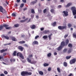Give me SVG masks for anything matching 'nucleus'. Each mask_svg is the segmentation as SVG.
Wrapping results in <instances>:
<instances>
[{
    "label": "nucleus",
    "instance_id": "7",
    "mask_svg": "<svg viewBox=\"0 0 76 76\" xmlns=\"http://www.w3.org/2000/svg\"><path fill=\"white\" fill-rule=\"evenodd\" d=\"M19 56V57L20 58H21L22 59H24V56H23L22 53L20 52H18L17 53V57H18Z\"/></svg>",
    "mask_w": 76,
    "mask_h": 76
},
{
    "label": "nucleus",
    "instance_id": "23",
    "mask_svg": "<svg viewBox=\"0 0 76 76\" xmlns=\"http://www.w3.org/2000/svg\"><path fill=\"white\" fill-rule=\"evenodd\" d=\"M49 64L48 63H45L44 64L43 66L45 67H46V66H48Z\"/></svg>",
    "mask_w": 76,
    "mask_h": 76
},
{
    "label": "nucleus",
    "instance_id": "27",
    "mask_svg": "<svg viewBox=\"0 0 76 76\" xmlns=\"http://www.w3.org/2000/svg\"><path fill=\"white\" fill-rule=\"evenodd\" d=\"M25 42V41H20L18 42V43L19 44H24Z\"/></svg>",
    "mask_w": 76,
    "mask_h": 76
},
{
    "label": "nucleus",
    "instance_id": "37",
    "mask_svg": "<svg viewBox=\"0 0 76 76\" xmlns=\"http://www.w3.org/2000/svg\"><path fill=\"white\" fill-rule=\"evenodd\" d=\"M19 26V24H15L14 25V26L15 27V28H17V27H18V26Z\"/></svg>",
    "mask_w": 76,
    "mask_h": 76
},
{
    "label": "nucleus",
    "instance_id": "36",
    "mask_svg": "<svg viewBox=\"0 0 76 76\" xmlns=\"http://www.w3.org/2000/svg\"><path fill=\"white\" fill-rule=\"evenodd\" d=\"M48 57H50V56H51V53H49L47 55Z\"/></svg>",
    "mask_w": 76,
    "mask_h": 76
},
{
    "label": "nucleus",
    "instance_id": "14",
    "mask_svg": "<svg viewBox=\"0 0 76 76\" xmlns=\"http://www.w3.org/2000/svg\"><path fill=\"white\" fill-rule=\"evenodd\" d=\"M69 39H67L65 41L66 44H65V46L67 45L68 44H69Z\"/></svg>",
    "mask_w": 76,
    "mask_h": 76
},
{
    "label": "nucleus",
    "instance_id": "58",
    "mask_svg": "<svg viewBox=\"0 0 76 76\" xmlns=\"http://www.w3.org/2000/svg\"><path fill=\"white\" fill-rule=\"evenodd\" d=\"M38 11H39V13H41V12H42V10H39Z\"/></svg>",
    "mask_w": 76,
    "mask_h": 76
},
{
    "label": "nucleus",
    "instance_id": "10",
    "mask_svg": "<svg viewBox=\"0 0 76 76\" xmlns=\"http://www.w3.org/2000/svg\"><path fill=\"white\" fill-rule=\"evenodd\" d=\"M18 50H19L21 51H22L23 50L24 48H23L21 46H20L18 47Z\"/></svg>",
    "mask_w": 76,
    "mask_h": 76
},
{
    "label": "nucleus",
    "instance_id": "61",
    "mask_svg": "<svg viewBox=\"0 0 76 76\" xmlns=\"http://www.w3.org/2000/svg\"><path fill=\"white\" fill-rule=\"evenodd\" d=\"M0 76H4V74H1L0 75Z\"/></svg>",
    "mask_w": 76,
    "mask_h": 76
},
{
    "label": "nucleus",
    "instance_id": "17",
    "mask_svg": "<svg viewBox=\"0 0 76 76\" xmlns=\"http://www.w3.org/2000/svg\"><path fill=\"white\" fill-rule=\"evenodd\" d=\"M72 49L70 48H69L67 51L68 53L69 54V53H72Z\"/></svg>",
    "mask_w": 76,
    "mask_h": 76
},
{
    "label": "nucleus",
    "instance_id": "49",
    "mask_svg": "<svg viewBox=\"0 0 76 76\" xmlns=\"http://www.w3.org/2000/svg\"><path fill=\"white\" fill-rule=\"evenodd\" d=\"M73 36L75 38H76V34H75V33L73 34Z\"/></svg>",
    "mask_w": 76,
    "mask_h": 76
},
{
    "label": "nucleus",
    "instance_id": "33",
    "mask_svg": "<svg viewBox=\"0 0 76 76\" xmlns=\"http://www.w3.org/2000/svg\"><path fill=\"white\" fill-rule=\"evenodd\" d=\"M68 46L69 47H70V48H72V44L70 43L69 44H68Z\"/></svg>",
    "mask_w": 76,
    "mask_h": 76
},
{
    "label": "nucleus",
    "instance_id": "2",
    "mask_svg": "<svg viewBox=\"0 0 76 76\" xmlns=\"http://www.w3.org/2000/svg\"><path fill=\"white\" fill-rule=\"evenodd\" d=\"M21 75L22 76H30L32 75V72H29L26 71H23L21 73Z\"/></svg>",
    "mask_w": 76,
    "mask_h": 76
},
{
    "label": "nucleus",
    "instance_id": "56",
    "mask_svg": "<svg viewBox=\"0 0 76 76\" xmlns=\"http://www.w3.org/2000/svg\"><path fill=\"white\" fill-rule=\"evenodd\" d=\"M25 37V36L24 35H21L22 38H24Z\"/></svg>",
    "mask_w": 76,
    "mask_h": 76
},
{
    "label": "nucleus",
    "instance_id": "30",
    "mask_svg": "<svg viewBox=\"0 0 76 76\" xmlns=\"http://www.w3.org/2000/svg\"><path fill=\"white\" fill-rule=\"evenodd\" d=\"M56 22H55L52 24V25L53 26H56Z\"/></svg>",
    "mask_w": 76,
    "mask_h": 76
},
{
    "label": "nucleus",
    "instance_id": "63",
    "mask_svg": "<svg viewBox=\"0 0 76 76\" xmlns=\"http://www.w3.org/2000/svg\"><path fill=\"white\" fill-rule=\"evenodd\" d=\"M57 0H54V3H57Z\"/></svg>",
    "mask_w": 76,
    "mask_h": 76
},
{
    "label": "nucleus",
    "instance_id": "34",
    "mask_svg": "<svg viewBox=\"0 0 76 76\" xmlns=\"http://www.w3.org/2000/svg\"><path fill=\"white\" fill-rule=\"evenodd\" d=\"M16 51H14L13 54V56H16Z\"/></svg>",
    "mask_w": 76,
    "mask_h": 76
},
{
    "label": "nucleus",
    "instance_id": "50",
    "mask_svg": "<svg viewBox=\"0 0 76 76\" xmlns=\"http://www.w3.org/2000/svg\"><path fill=\"white\" fill-rule=\"evenodd\" d=\"M11 44V43H10L9 44H4V45H5V46L7 45H10V44Z\"/></svg>",
    "mask_w": 76,
    "mask_h": 76
},
{
    "label": "nucleus",
    "instance_id": "5",
    "mask_svg": "<svg viewBox=\"0 0 76 76\" xmlns=\"http://www.w3.org/2000/svg\"><path fill=\"white\" fill-rule=\"evenodd\" d=\"M0 12L2 13L3 14H5L7 12L5 9H3V8L1 7H0Z\"/></svg>",
    "mask_w": 76,
    "mask_h": 76
},
{
    "label": "nucleus",
    "instance_id": "59",
    "mask_svg": "<svg viewBox=\"0 0 76 76\" xmlns=\"http://www.w3.org/2000/svg\"><path fill=\"white\" fill-rule=\"evenodd\" d=\"M33 57V55H31L29 56V57Z\"/></svg>",
    "mask_w": 76,
    "mask_h": 76
},
{
    "label": "nucleus",
    "instance_id": "16",
    "mask_svg": "<svg viewBox=\"0 0 76 76\" xmlns=\"http://www.w3.org/2000/svg\"><path fill=\"white\" fill-rule=\"evenodd\" d=\"M2 37H4V38H6L7 39H9V37L7 36H6L4 35H3Z\"/></svg>",
    "mask_w": 76,
    "mask_h": 76
},
{
    "label": "nucleus",
    "instance_id": "13",
    "mask_svg": "<svg viewBox=\"0 0 76 76\" xmlns=\"http://www.w3.org/2000/svg\"><path fill=\"white\" fill-rule=\"evenodd\" d=\"M30 28H31V29H35V28H36V26L34 25H32L30 26Z\"/></svg>",
    "mask_w": 76,
    "mask_h": 76
},
{
    "label": "nucleus",
    "instance_id": "53",
    "mask_svg": "<svg viewBox=\"0 0 76 76\" xmlns=\"http://www.w3.org/2000/svg\"><path fill=\"white\" fill-rule=\"evenodd\" d=\"M34 15L33 14H31V18H34Z\"/></svg>",
    "mask_w": 76,
    "mask_h": 76
},
{
    "label": "nucleus",
    "instance_id": "46",
    "mask_svg": "<svg viewBox=\"0 0 76 76\" xmlns=\"http://www.w3.org/2000/svg\"><path fill=\"white\" fill-rule=\"evenodd\" d=\"M6 55H7V53H3V56L4 57V56H6Z\"/></svg>",
    "mask_w": 76,
    "mask_h": 76
},
{
    "label": "nucleus",
    "instance_id": "42",
    "mask_svg": "<svg viewBox=\"0 0 76 76\" xmlns=\"http://www.w3.org/2000/svg\"><path fill=\"white\" fill-rule=\"evenodd\" d=\"M4 73L5 74V75H7L8 74V72H7L6 71H5L4 72Z\"/></svg>",
    "mask_w": 76,
    "mask_h": 76
},
{
    "label": "nucleus",
    "instance_id": "3",
    "mask_svg": "<svg viewBox=\"0 0 76 76\" xmlns=\"http://www.w3.org/2000/svg\"><path fill=\"white\" fill-rule=\"evenodd\" d=\"M65 45V42L64 41H62L60 45L58 48H57L58 51H60Z\"/></svg>",
    "mask_w": 76,
    "mask_h": 76
},
{
    "label": "nucleus",
    "instance_id": "32",
    "mask_svg": "<svg viewBox=\"0 0 76 76\" xmlns=\"http://www.w3.org/2000/svg\"><path fill=\"white\" fill-rule=\"evenodd\" d=\"M57 70L59 73H60V72H61V71L60 70V68H59L58 67L57 68Z\"/></svg>",
    "mask_w": 76,
    "mask_h": 76
},
{
    "label": "nucleus",
    "instance_id": "45",
    "mask_svg": "<svg viewBox=\"0 0 76 76\" xmlns=\"http://www.w3.org/2000/svg\"><path fill=\"white\" fill-rule=\"evenodd\" d=\"M25 22V20H21L20 21V22L21 23H23V22Z\"/></svg>",
    "mask_w": 76,
    "mask_h": 76
},
{
    "label": "nucleus",
    "instance_id": "21",
    "mask_svg": "<svg viewBox=\"0 0 76 76\" xmlns=\"http://www.w3.org/2000/svg\"><path fill=\"white\" fill-rule=\"evenodd\" d=\"M49 32L48 30H45L43 32L44 34H48V33H49Z\"/></svg>",
    "mask_w": 76,
    "mask_h": 76
},
{
    "label": "nucleus",
    "instance_id": "28",
    "mask_svg": "<svg viewBox=\"0 0 76 76\" xmlns=\"http://www.w3.org/2000/svg\"><path fill=\"white\" fill-rule=\"evenodd\" d=\"M43 39H47L48 38V36L47 35H45L43 37Z\"/></svg>",
    "mask_w": 76,
    "mask_h": 76
},
{
    "label": "nucleus",
    "instance_id": "57",
    "mask_svg": "<svg viewBox=\"0 0 76 76\" xmlns=\"http://www.w3.org/2000/svg\"><path fill=\"white\" fill-rule=\"evenodd\" d=\"M20 0H17V1H16V2L17 3H19V2H20Z\"/></svg>",
    "mask_w": 76,
    "mask_h": 76
},
{
    "label": "nucleus",
    "instance_id": "24",
    "mask_svg": "<svg viewBox=\"0 0 76 76\" xmlns=\"http://www.w3.org/2000/svg\"><path fill=\"white\" fill-rule=\"evenodd\" d=\"M64 66L65 67H67V63L66 62H64Z\"/></svg>",
    "mask_w": 76,
    "mask_h": 76
},
{
    "label": "nucleus",
    "instance_id": "62",
    "mask_svg": "<svg viewBox=\"0 0 76 76\" xmlns=\"http://www.w3.org/2000/svg\"><path fill=\"white\" fill-rule=\"evenodd\" d=\"M44 28H40V30H41V31H43V30H44Z\"/></svg>",
    "mask_w": 76,
    "mask_h": 76
},
{
    "label": "nucleus",
    "instance_id": "29",
    "mask_svg": "<svg viewBox=\"0 0 76 76\" xmlns=\"http://www.w3.org/2000/svg\"><path fill=\"white\" fill-rule=\"evenodd\" d=\"M39 73L40 75H44V73L42 71H40L39 72Z\"/></svg>",
    "mask_w": 76,
    "mask_h": 76
},
{
    "label": "nucleus",
    "instance_id": "35",
    "mask_svg": "<svg viewBox=\"0 0 76 76\" xmlns=\"http://www.w3.org/2000/svg\"><path fill=\"white\" fill-rule=\"evenodd\" d=\"M31 12L32 13H33L34 14H35V11H34V9H32L31 10Z\"/></svg>",
    "mask_w": 76,
    "mask_h": 76
},
{
    "label": "nucleus",
    "instance_id": "9",
    "mask_svg": "<svg viewBox=\"0 0 76 76\" xmlns=\"http://www.w3.org/2000/svg\"><path fill=\"white\" fill-rule=\"evenodd\" d=\"M63 13L64 15H63L64 16H67L69 15L68 14V12L67 11H63Z\"/></svg>",
    "mask_w": 76,
    "mask_h": 76
},
{
    "label": "nucleus",
    "instance_id": "40",
    "mask_svg": "<svg viewBox=\"0 0 76 76\" xmlns=\"http://www.w3.org/2000/svg\"><path fill=\"white\" fill-rule=\"evenodd\" d=\"M50 12L51 13H54V10L52 9L50 10Z\"/></svg>",
    "mask_w": 76,
    "mask_h": 76
},
{
    "label": "nucleus",
    "instance_id": "26",
    "mask_svg": "<svg viewBox=\"0 0 76 76\" xmlns=\"http://www.w3.org/2000/svg\"><path fill=\"white\" fill-rule=\"evenodd\" d=\"M72 56H66V59L67 60H68V59H70V58H71Z\"/></svg>",
    "mask_w": 76,
    "mask_h": 76
},
{
    "label": "nucleus",
    "instance_id": "25",
    "mask_svg": "<svg viewBox=\"0 0 76 76\" xmlns=\"http://www.w3.org/2000/svg\"><path fill=\"white\" fill-rule=\"evenodd\" d=\"M67 51V48H65L63 50V51L64 53H66Z\"/></svg>",
    "mask_w": 76,
    "mask_h": 76
},
{
    "label": "nucleus",
    "instance_id": "64",
    "mask_svg": "<svg viewBox=\"0 0 76 76\" xmlns=\"http://www.w3.org/2000/svg\"><path fill=\"white\" fill-rule=\"evenodd\" d=\"M15 7H18V4H15Z\"/></svg>",
    "mask_w": 76,
    "mask_h": 76
},
{
    "label": "nucleus",
    "instance_id": "47",
    "mask_svg": "<svg viewBox=\"0 0 76 76\" xmlns=\"http://www.w3.org/2000/svg\"><path fill=\"white\" fill-rule=\"evenodd\" d=\"M67 37H68V34L65 35V36L64 37V38H67Z\"/></svg>",
    "mask_w": 76,
    "mask_h": 76
},
{
    "label": "nucleus",
    "instance_id": "20",
    "mask_svg": "<svg viewBox=\"0 0 76 76\" xmlns=\"http://www.w3.org/2000/svg\"><path fill=\"white\" fill-rule=\"evenodd\" d=\"M53 35V34H51L50 35H49L48 37L49 38V40H51V35Z\"/></svg>",
    "mask_w": 76,
    "mask_h": 76
},
{
    "label": "nucleus",
    "instance_id": "51",
    "mask_svg": "<svg viewBox=\"0 0 76 76\" xmlns=\"http://www.w3.org/2000/svg\"><path fill=\"white\" fill-rule=\"evenodd\" d=\"M38 38H39V36L37 35L35 37V39H37Z\"/></svg>",
    "mask_w": 76,
    "mask_h": 76
},
{
    "label": "nucleus",
    "instance_id": "15",
    "mask_svg": "<svg viewBox=\"0 0 76 76\" xmlns=\"http://www.w3.org/2000/svg\"><path fill=\"white\" fill-rule=\"evenodd\" d=\"M27 61L28 62L30 63L31 64L32 62H31V59H29L28 58H26Z\"/></svg>",
    "mask_w": 76,
    "mask_h": 76
},
{
    "label": "nucleus",
    "instance_id": "43",
    "mask_svg": "<svg viewBox=\"0 0 76 76\" xmlns=\"http://www.w3.org/2000/svg\"><path fill=\"white\" fill-rule=\"evenodd\" d=\"M47 12V9H45L43 10V13H45Z\"/></svg>",
    "mask_w": 76,
    "mask_h": 76
},
{
    "label": "nucleus",
    "instance_id": "1",
    "mask_svg": "<svg viewBox=\"0 0 76 76\" xmlns=\"http://www.w3.org/2000/svg\"><path fill=\"white\" fill-rule=\"evenodd\" d=\"M9 26L8 25L6 24H4L3 25H1L0 26V31L2 30L4 28H5L6 29H10L12 28V27L11 26Z\"/></svg>",
    "mask_w": 76,
    "mask_h": 76
},
{
    "label": "nucleus",
    "instance_id": "6",
    "mask_svg": "<svg viewBox=\"0 0 76 76\" xmlns=\"http://www.w3.org/2000/svg\"><path fill=\"white\" fill-rule=\"evenodd\" d=\"M58 28L60 30H63V29H67V26H59Z\"/></svg>",
    "mask_w": 76,
    "mask_h": 76
},
{
    "label": "nucleus",
    "instance_id": "18",
    "mask_svg": "<svg viewBox=\"0 0 76 76\" xmlns=\"http://www.w3.org/2000/svg\"><path fill=\"white\" fill-rule=\"evenodd\" d=\"M7 50V49H2L0 51L1 53H4V52H5V51H6Z\"/></svg>",
    "mask_w": 76,
    "mask_h": 76
},
{
    "label": "nucleus",
    "instance_id": "19",
    "mask_svg": "<svg viewBox=\"0 0 76 76\" xmlns=\"http://www.w3.org/2000/svg\"><path fill=\"white\" fill-rule=\"evenodd\" d=\"M37 2V1H33L30 3V4H31V5L32 4L33 5H34V4H35V3H36Z\"/></svg>",
    "mask_w": 76,
    "mask_h": 76
},
{
    "label": "nucleus",
    "instance_id": "48",
    "mask_svg": "<svg viewBox=\"0 0 76 76\" xmlns=\"http://www.w3.org/2000/svg\"><path fill=\"white\" fill-rule=\"evenodd\" d=\"M68 76H73V75L72 73H70Z\"/></svg>",
    "mask_w": 76,
    "mask_h": 76
},
{
    "label": "nucleus",
    "instance_id": "41",
    "mask_svg": "<svg viewBox=\"0 0 76 76\" xmlns=\"http://www.w3.org/2000/svg\"><path fill=\"white\" fill-rule=\"evenodd\" d=\"M48 70L49 72H50L51 70V68L50 67H49L48 69Z\"/></svg>",
    "mask_w": 76,
    "mask_h": 76
},
{
    "label": "nucleus",
    "instance_id": "44",
    "mask_svg": "<svg viewBox=\"0 0 76 76\" xmlns=\"http://www.w3.org/2000/svg\"><path fill=\"white\" fill-rule=\"evenodd\" d=\"M12 16L15 17V16H16V14H15V13H12Z\"/></svg>",
    "mask_w": 76,
    "mask_h": 76
},
{
    "label": "nucleus",
    "instance_id": "55",
    "mask_svg": "<svg viewBox=\"0 0 76 76\" xmlns=\"http://www.w3.org/2000/svg\"><path fill=\"white\" fill-rule=\"evenodd\" d=\"M22 1L23 3H26V0H22Z\"/></svg>",
    "mask_w": 76,
    "mask_h": 76
},
{
    "label": "nucleus",
    "instance_id": "38",
    "mask_svg": "<svg viewBox=\"0 0 76 76\" xmlns=\"http://www.w3.org/2000/svg\"><path fill=\"white\" fill-rule=\"evenodd\" d=\"M72 24L70 23H69L68 24V26L69 28H70V27H72Z\"/></svg>",
    "mask_w": 76,
    "mask_h": 76
},
{
    "label": "nucleus",
    "instance_id": "39",
    "mask_svg": "<svg viewBox=\"0 0 76 76\" xmlns=\"http://www.w3.org/2000/svg\"><path fill=\"white\" fill-rule=\"evenodd\" d=\"M24 5H25V4H24L23 3L21 4L20 6V7H23L24 6Z\"/></svg>",
    "mask_w": 76,
    "mask_h": 76
},
{
    "label": "nucleus",
    "instance_id": "52",
    "mask_svg": "<svg viewBox=\"0 0 76 76\" xmlns=\"http://www.w3.org/2000/svg\"><path fill=\"white\" fill-rule=\"evenodd\" d=\"M24 46L25 47H28V46L26 44H24Z\"/></svg>",
    "mask_w": 76,
    "mask_h": 76
},
{
    "label": "nucleus",
    "instance_id": "4",
    "mask_svg": "<svg viewBox=\"0 0 76 76\" xmlns=\"http://www.w3.org/2000/svg\"><path fill=\"white\" fill-rule=\"evenodd\" d=\"M71 10L72 12L73 15H76V8L75 7H72L71 8Z\"/></svg>",
    "mask_w": 76,
    "mask_h": 76
},
{
    "label": "nucleus",
    "instance_id": "12",
    "mask_svg": "<svg viewBox=\"0 0 76 76\" xmlns=\"http://www.w3.org/2000/svg\"><path fill=\"white\" fill-rule=\"evenodd\" d=\"M11 39L13 41H17V39L15 37H11Z\"/></svg>",
    "mask_w": 76,
    "mask_h": 76
},
{
    "label": "nucleus",
    "instance_id": "22",
    "mask_svg": "<svg viewBox=\"0 0 76 76\" xmlns=\"http://www.w3.org/2000/svg\"><path fill=\"white\" fill-rule=\"evenodd\" d=\"M71 5H72V3H69L66 6V7H69Z\"/></svg>",
    "mask_w": 76,
    "mask_h": 76
},
{
    "label": "nucleus",
    "instance_id": "8",
    "mask_svg": "<svg viewBox=\"0 0 76 76\" xmlns=\"http://www.w3.org/2000/svg\"><path fill=\"white\" fill-rule=\"evenodd\" d=\"M76 61V58H74L73 59H71L70 61V63L71 64H73L75 63Z\"/></svg>",
    "mask_w": 76,
    "mask_h": 76
},
{
    "label": "nucleus",
    "instance_id": "60",
    "mask_svg": "<svg viewBox=\"0 0 76 76\" xmlns=\"http://www.w3.org/2000/svg\"><path fill=\"white\" fill-rule=\"evenodd\" d=\"M58 8H61V5H59L58 6Z\"/></svg>",
    "mask_w": 76,
    "mask_h": 76
},
{
    "label": "nucleus",
    "instance_id": "31",
    "mask_svg": "<svg viewBox=\"0 0 76 76\" xmlns=\"http://www.w3.org/2000/svg\"><path fill=\"white\" fill-rule=\"evenodd\" d=\"M37 61H34L31 62V64H36V63H37Z\"/></svg>",
    "mask_w": 76,
    "mask_h": 76
},
{
    "label": "nucleus",
    "instance_id": "54",
    "mask_svg": "<svg viewBox=\"0 0 76 76\" xmlns=\"http://www.w3.org/2000/svg\"><path fill=\"white\" fill-rule=\"evenodd\" d=\"M54 56H56V55H57V53L56 52H55L54 53Z\"/></svg>",
    "mask_w": 76,
    "mask_h": 76
},
{
    "label": "nucleus",
    "instance_id": "11",
    "mask_svg": "<svg viewBox=\"0 0 76 76\" xmlns=\"http://www.w3.org/2000/svg\"><path fill=\"white\" fill-rule=\"evenodd\" d=\"M38 44V42L37 41H34L32 43V45H35Z\"/></svg>",
    "mask_w": 76,
    "mask_h": 76
}]
</instances>
